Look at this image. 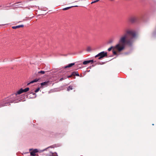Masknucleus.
Here are the masks:
<instances>
[{
    "instance_id": "nucleus-20",
    "label": "nucleus",
    "mask_w": 156,
    "mask_h": 156,
    "mask_svg": "<svg viewBox=\"0 0 156 156\" xmlns=\"http://www.w3.org/2000/svg\"><path fill=\"white\" fill-rule=\"evenodd\" d=\"M36 153L38 152V150L37 149H35L33 150Z\"/></svg>"
},
{
    "instance_id": "nucleus-12",
    "label": "nucleus",
    "mask_w": 156,
    "mask_h": 156,
    "mask_svg": "<svg viewBox=\"0 0 156 156\" xmlns=\"http://www.w3.org/2000/svg\"><path fill=\"white\" fill-rule=\"evenodd\" d=\"M45 73V72L44 71H38V72L36 73L35 74H36V75H37L38 74H39L40 73H41V74H44Z\"/></svg>"
},
{
    "instance_id": "nucleus-5",
    "label": "nucleus",
    "mask_w": 156,
    "mask_h": 156,
    "mask_svg": "<svg viewBox=\"0 0 156 156\" xmlns=\"http://www.w3.org/2000/svg\"><path fill=\"white\" fill-rule=\"evenodd\" d=\"M94 62V60H86L84 61L83 62V65H87L90 62L93 63Z\"/></svg>"
},
{
    "instance_id": "nucleus-24",
    "label": "nucleus",
    "mask_w": 156,
    "mask_h": 156,
    "mask_svg": "<svg viewBox=\"0 0 156 156\" xmlns=\"http://www.w3.org/2000/svg\"><path fill=\"white\" fill-rule=\"evenodd\" d=\"M32 94L34 95H35V97H36V94L35 93H33Z\"/></svg>"
},
{
    "instance_id": "nucleus-13",
    "label": "nucleus",
    "mask_w": 156,
    "mask_h": 156,
    "mask_svg": "<svg viewBox=\"0 0 156 156\" xmlns=\"http://www.w3.org/2000/svg\"><path fill=\"white\" fill-rule=\"evenodd\" d=\"M30 155L32 156H35L36 155V153L33 151L30 152Z\"/></svg>"
},
{
    "instance_id": "nucleus-14",
    "label": "nucleus",
    "mask_w": 156,
    "mask_h": 156,
    "mask_svg": "<svg viewBox=\"0 0 156 156\" xmlns=\"http://www.w3.org/2000/svg\"><path fill=\"white\" fill-rule=\"evenodd\" d=\"M73 89V87L72 86H69L68 87L67 90L69 91V90H72Z\"/></svg>"
},
{
    "instance_id": "nucleus-2",
    "label": "nucleus",
    "mask_w": 156,
    "mask_h": 156,
    "mask_svg": "<svg viewBox=\"0 0 156 156\" xmlns=\"http://www.w3.org/2000/svg\"><path fill=\"white\" fill-rule=\"evenodd\" d=\"M29 90V87L24 89L21 88L16 93L11 95L9 97L0 101V107L10 105L11 103H17L18 102V94H20L23 92H26Z\"/></svg>"
},
{
    "instance_id": "nucleus-23",
    "label": "nucleus",
    "mask_w": 156,
    "mask_h": 156,
    "mask_svg": "<svg viewBox=\"0 0 156 156\" xmlns=\"http://www.w3.org/2000/svg\"><path fill=\"white\" fill-rule=\"evenodd\" d=\"M73 76V75H72V74H71V75H70V76H68V78H69V77H71L72 76Z\"/></svg>"
},
{
    "instance_id": "nucleus-4",
    "label": "nucleus",
    "mask_w": 156,
    "mask_h": 156,
    "mask_svg": "<svg viewBox=\"0 0 156 156\" xmlns=\"http://www.w3.org/2000/svg\"><path fill=\"white\" fill-rule=\"evenodd\" d=\"M99 55H100V57L98 58L99 59H101V58L107 56V52L104 51H103L99 53Z\"/></svg>"
},
{
    "instance_id": "nucleus-7",
    "label": "nucleus",
    "mask_w": 156,
    "mask_h": 156,
    "mask_svg": "<svg viewBox=\"0 0 156 156\" xmlns=\"http://www.w3.org/2000/svg\"><path fill=\"white\" fill-rule=\"evenodd\" d=\"M49 83V81H45L41 83V86H47Z\"/></svg>"
},
{
    "instance_id": "nucleus-19",
    "label": "nucleus",
    "mask_w": 156,
    "mask_h": 156,
    "mask_svg": "<svg viewBox=\"0 0 156 156\" xmlns=\"http://www.w3.org/2000/svg\"><path fill=\"white\" fill-rule=\"evenodd\" d=\"M112 52H113V54H114V55H116L117 54L116 52L114 50H112Z\"/></svg>"
},
{
    "instance_id": "nucleus-25",
    "label": "nucleus",
    "mask_w": 156,
    "mask_h": 156,
    "mask_svg": "<svg viewBox=\"0 0 156 156\" xmlns=\"http://www.w3.org/2000/svg\"><path fill=\"white\" fill-rule=\"evenodd\" d=\"M63 80V78H61L60 80V81H62Z\"/></svg>"
},
{
    "instance_id": "nucleus-9",
    "label": "nucleus",
    "mask_w": 156,
    "mask_h": 156,
    "mask_svg": "<svg viewBox=\"0 0 156 156\" xmlns=\"http://www.w3.org/2000/svg\"><path fill=\"white\" fill-rule=\"evenodd\" d=\"M78 5H75V6H69V7H66V8H64L63 9H62V10H67L68 9H69L71 8L72 7H78Z\"/></svg>"
},
{
    "instance_id": "nucleus-8",
    "label": "nucleus",
    "mask_w": 156,
    "mask_h": 156,
    "mask_svg": "<svg viewBox=\"0 0 156 156\" xmlns=\"http://www.w3.org/2000/svg\"><path fill=\"white\" fill-rule=\"evenodd\" d=\"M75 64V63H70L68 65L66 66H65L64 67V68H69V67H71L72 66H73Z\"/></svg>"
},
{
    "instance_id": "nucleus-15",
    "label": "nucleus",
    "mask_w": 156,
    "mask_h": 156,
    "mask_svg": "<svg viewBox=\"0 0 156 156\" xmlns=\"http://www.w3.org/2000/svg\"><path fill=\"white\" fill-rule=\"evenodd\" d=\"M7 6H3L2 7V5H0V10H2L4 9V8H6L7 7Z\"/></svg>"
},
{
    "instance_id": "nucleus-3",
    "label": "nucleus",
    "mask_w": 156,
    "mask_h": 156,
    "mask_svg": "<svg viewBox=\"0 0 156 156\" xmlns=\"http://www.w3.org/2000/svg\"><path fill=\"white\" fill-rule=\"evenodd\" d=\"M138 20L137 17L133 16L130 17L129 19V21L132 23H133L135 22H137Z\"/></svg>"
},
{
    "instance_id": "nucleus-10",
    "label": "nucleus",
    "mask_w": 156,
    "mask_h": 156,
    "mask_svg": "<svg viewBox=\"0 0 156 156\" xmlns=\"http://www.w3.org/2000/svg\"><path fill=\"white\" fill-rule=\"evenodd\" d=\"M72 75H73V76H79V74L78 72L77 71H74L72 73Z\"/></svg>"
},
{
    "instance_id": "nucleus-27",
    "label": "nucleus",
    "mask_w": 156,
    "mask_h": 156,
    "mask_svg": "<svg viewBox=\"0 0 156 156\" xmlns=\"http://www.w3.org/2000/svg\"><path fill=\"white\" fill-rule=\"evenodd\" d=\"M152 125H154V124H152Z\"/></svg>"
},
{
    "instance_id": "nucleus-21",
    "label": "nucleus",
    "mask_w": 156,
    "mask_h": 156,
    "mask_svg": "<svg viewBox=\"0 0 156 156\" xmlns=\"http://www.w3.org/2000/svg\"><path fill=\"white\" fill-rule=\"evenodd\" d=\"M51 147V146L49 147H48L47 148H46V149H44V150H42V151H45V150H46V149H48V148H50V147Z\"/></svg>"
},
{
    "instance_id": "nucleus-11",
    "label": "nucleus",
    "mask_w": 156,
    "mask_h": 156,
    "mask_svg": "<svg viewBox=\"0 0 156 156\" xmlns=\"http://www.w3.org/2000/svg\"><path fill=\"white\" fill-rule=\"evenodd\" d=\"M24 26V25H18L15 26H13L12 27V28L13 29H16L17 28H20V27H23Z\"/></svg>"
},
{
    "instance_id": "nucleus-6",
    "label": "nucleus",
    "mask_w": 156,
    "mask_h": 156,
    "mask_svg": "<svg viewBox=\"0 0 156 156\" xmlns=\"http://www.w3.org/2000/svg\"><path fill=\"white\" fill-rule=\"evenodd\" d=\"M39 80V79H37V78L35 79L34 80L31 81L29 83H28L27 84V85H29V84H30V83H32L34 82H37Z\"/></svg>"
},
{
    "instance_id": "nucleus-1",
    "label": "nucleus",
    "mask_w": 156,
    "mask_h": 156,
    "mask_svg": "<svg viewBox=\"0 0 156 156\" xmlns=\"http://www.w3.org/2000/svg\"><path fill=\"white\" fill-rule=\"evenodd\" d=\"M126 33L120 38L118 43L114 47H111L108 49V51H110L112 48L117 50L118 51H121L125 48L126 45L131 46L132 45L133 39L136 37V34L135 30L127 29Z\"/></svg>"
},
{
    "instance_id": "nucleus-18",
    "label": "nucleus",
    "mask_w": 156,
    "mask_h": 156,
    "mask_svg": "<svg viewBox=\"0 0 156 156\" xmlns=\"http://www.w3.org/2000/svg\"><path fill=\"white\" fill-rule=\"evenodd\" d=\"M113 42V41L112 40H110L108 41V43L111 44Z\"/></svg>"
},
{
    "instance_id": "nucleus-17",
    "label": "nucleus",
    "mask_w": 156,
    "mask_h": 156,
    "mask_svg": "<svg viewBox=\"0 0 156 156\" xmlns=\"http://www.w3.org/2000/svg\"><path fill=\"white\" fill-rule=\"evenodd\" d=\"M39 90H40V88L39 87L37 88V89L36 90H35V93H37V92H38L39 91Z\"/></svg>"
},
{
    "instance_id": "nucleus-16",
    "label": "nucleus",
    "mask_w": 156,
    "mask_h": 156,
    "mask_svg": "<svg viewBox=\"0 0 156 156\" xmlns=\"http://www.w3.org/2000/svg\"><path fill=\"white\" fill-rule=\"evenodd\" d=\"M100 0H95L94 1H93L91 2V4H93V3H94L95 2H96L98 1H99Z\"/></svg>"
},
{
    "instance_id": "nucleus-22",
    "label": "nucleus",
    "mask_w": 156,
    "mask_h": 156,
    "mask_svg": "<svg viewBox=\"0 0 156 156\" xmlns=\"http://www.w3.org/2000/svg\"><path fill=\"white\" fill-rule=\"evenodd\" d=\"M100 57V55H99V53H98V55H96L95 56V57Z\"/></svg>"
},
{
    "instance_id": "nucleus-26",
    "label": "nucleus",
    "mask_w": 156,
    "mask_h": 156,
    "mask_svg": "<svg viewBox=\"0 0 156 156\" xmlns=\"http://www.w3.org/2000/svg\"><path fill=\"white\" fill-rule=\"evenodd\" d=\"M6 9V10H8V9Z\"/></svg>"
}]
</instances>
